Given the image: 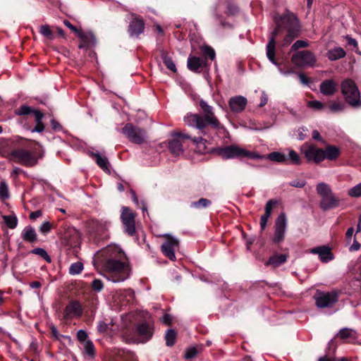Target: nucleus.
<instances>
[{"instance_id": "f257e3e1", "label": "nucleus", "mask_w": 361, "mask_h": 361, "mask_svg": "<svg viewBox=\"0 0 361 361\" xmlns=\"http://www.w3.org/2000/svg\"><path fill=\"white\" fill-rule=\"evenodd\" d=\"M126 258L125 252L119 246L109 245L97 254L94 264L105 272L107 280L120 283L126 281L130 275V268Z\"/></svg>"}, {"instance_id": "f03ea898", "label": "nucleus", "mask_w": 361, "mask_h": 361, "mask_svg": "<svg viewBox=\"0 0 361 361\" xmlns=\"http://www.w3.org/2000/svg\"><path fill=\"white\" fill-rule=\"evenodd\" d=\"M283 26L287 30V33L281 43V46L287 47L299 36L300 24L296 16L292 13L284 15L281 17L280 21L276 22V27L272 31L269 42L266 46L267 56L269 61L276 66L279 73L284 75H288L293 73V70H283L280 63L275 59L276 56V37L280 33L281 27Z\"/></svg>"}, {"instance_id": "7ed1b4c3", "label": "nucleus", "mask_w": 361, "mask_h": 361, "mask_svg": "<svg viewBox=\"0 0 361 361\" xmlns=\"http://www.w3.org/2000/svg\"><path fill=\"white\" fill-rule=\"evenodd\" d=\"M199 105L204 115L201 116L198 114H188L184 117V122L190 127L196 128L200 133L204 136L210 137L209 135V127L211 126L217 133L223 134L226 136L228 134L226 128L219 122L214 112L213 106L208 104L204 99L199 100Z\"/></svg>"}, {"instance_id": "20e7f679", "label": "nucleus", "mask_w": 361, "mask_h": 361, "mask_svg": "<svg viewBox=\"0 0 361 361\" xmlns=\"http://www.w3.org/2000/svg\"><path fill=\"white\" fill-rule=\"evenodd\" d=\"M341 93L346 102L353 107L361 106L360 92L354 80L345 79L341 84Z\"/></svg>"}, {"instance_id": "39448f33", "label": "nucleus", "mask_w": 361, "mask_h": 361, "mask_svg": "<svg viewBox=\"0 0 361 361\" xmlns=\"http://www.w3.org/2000/svg\"><path fill=\"white\" fill-rule=\"evenodd\" d=\"M39 158L35 152L25 149H14L8 154V159L11 161L27 167L35 166L37 163Z\"/></svg>"}, {"instance_id": "423d86ee", "label": "nucleus", "mask_w": 361, "mask_h": 361, "mask_svg": "<svg viewBox=\"0 0 361 361\" xmlns=\"http://www.w3.org/2000/svg\"><path fill=\"white\" fill-rule=\"evenodd\" d=\"M121 132L130 142L135 144H143L147 140L146 131L142 128L134 126L131 123L126 124Z\"/></svg>"}, {"instance_id": "0eeeda50", "label": "nucleus", "mask_w": 361, "mask_h": 361, "mask_svg": "<svg viewBox=\"0 0 361 361\" xmlns=\"http://www.w3.org/2000/svg\"><path fill=\"white\" fill-rule=\"evenodd\" d=\"M291 61L297 67H313L316 63V57L309 50L298 51L292 55Z\"/></svg>"}, {"instance_id": "6e6552de", "label": "nucleus", "mask_w": 361, "mask_h": 361, "mask_svg": "<svg viewBox=\"0 0 361 361\" xmlns=\"http://www.w3.org/2000/svg\"><path fill=\"white\" fill-rule=\"evenodd\" d=\"M161 236L165 238L164 242L161 245L162 253L171 261H175L176 257L175 252L179 248V240L170 234H163Z\"/></svg>"}, {"instance_id": "1a4fd4ad", "label": "nucleus", "mask_w": 361, "mask_h": 361, "mask_svg": "<svg viewBox=\"0 0 361 361\" xmlns=\"http://www.w3.org/2000/svg\"><path fill=\"white\" fill-rule=\"evenodd\" d=\"M300 152L310 162L318 164L324 160L323 149L310 143H305L300 148Z\"/></svg>"}, {"instance_id": "9d476101", "label": "nucleus", "mask_w": 361, "mask_h": 361, "mask_svg": "<svg viewBox=\"0 0 361 361\" xmlns=\"http://www.w3.org/2000/svg\"><path fill=\"white\" fill-rule=\"evenodd\" d=\"M314 298L318 308L331 307L338 301V294L336 292L317 290Z\"/></svg>"}, {"instance_id": "9b49d317", "label": "nucleus", "mask_w": 361, "mask_h": 361, "mask_svg": "<svg viewBox=\"0 0 361 361\" xmlns=\"http://www.w3.org/2000/svg\"><path fill=\"white\" fill-rule=\"evenodd\" d=\"M135 213L127 207H122L121 219L123 225L124 231L129 235L135 233Z\"/></svg>"}, {"instance_id": "f8f14e48", "label": "nucleus", "mask_w": 361, "mask_h": 361, "mask_svg": "<svg viewBox=\"0 0 361 361\" xmlns=\"http://www.w3.org/2000/svg\"><path fill=\"white\" fill-rule=\"evenodd\" d=\"M287 228V219L284 213L280 214L275 224L274 234L272 240L274 243H280L283 241Z\"/></svg>"}, {"instance_id": "ddd939ff", "label": "nucleus", "mask_w": 361, "mask_h": 361, "mask_svg": "<svg viewBox=\"0 0 361 361\" xmlns=\"http://www.w3.org/2000/svg\"><path fill=\"white\" fill-rule=\"evenodd\" d=\"M223 5H226V13L228 16H233L238 11V6L232 3L230 0H219L218 1L214 6V17L219 20V23L223 27L226 26V24L221 19V15L219 13L221 7Z\"/></svg>"}, {"instance_id": "4468645a", "label": "nucleus", "mask_w": 361, "mask_h": 361, "mask_svg": "<svg viewBox=\"0 0 361 361\" xmlns=\"http://www.w3.org/2000/svg\"><path fill=\"white\" fill-rule=\"evenodd\" d=\"M154 334L152 324L149 322H143L137 325L136 335L139 343H146L149 341Z\"/></svg>"}, {"instance_id": "2eb2a0df", "label": "nucleus", "mask_w": 361, "mask_h": 361, "mask_svg": "<svg viewBox=\"0 0 361 361\" xmlns=\"http://www.w3.org/2000/svg\"><path fill=\"white\" fill-rule=\"evenodd\" d=\"M244 148L240 147L236 145L226 146L225 147L219 148L217 152L218 154L224 159H230L243 157Z\"/></svg>"}, {"instance_id": "dca6fc26", "label": "nucleus", "mask_w": 361, "mask_h": 361, "mask_svg": "<svg viewBox=\"0 0 361 361\" xmlns=\"http://www.w3.org/2000/svg\"><path fill=\"white\" fill-rule=\"evenodd\" d=\"M199 133L201 135L199 137L192 138L190 135L178 131H174L171 133V135L173 137H178L183 139H190L193 142V143L197 146V151L200 153L206 152L207 149V138H204V135H202L200 132Z\"/></svg>"}, {"instance_id": "f3484780", "label": "nucleus", "mask_w": 361, "mask_h": 361, "mask_svg": "<svg viewBox=\"0 0 361 361\" xmlns=\"http://www.w3.org/2000/svg\"><path fill=\"white\" fill-rule=\"evenodd\" d=\"M82 314V307L78 301L70 302L63 311V317L66 319L80 317Z\"/></svg>"}, {"instance_id": "a211bd4d", "label": "nucleus", "mask_w": 361, "mask_h": 361, "mask_svg": "<svg viewBox=\"0 0 361 361\" xmlns=\"http://www.w3.org/2000/svg\"><path fill=\"white\" fill-rule=\"evenodd\" d=\"M247 104V98L241 95L232 97L228 100L230 109L233 113L242 112L245 109Z\"/></svg>"}, {"instance_id": "6ab92c4d", "label": "nucleus", "mask_w": 361, "mask_h": 361, "mask_svg": "<svg viewBox=\"0 0 361 361\" xmlns=\"http://www.w3.org/2000/svg\"><path fill=\"white\" fill-rule=\"evenodd\" d=\"M310 252L318 255L320 261L324 263H327L334 259L330 247L326 245L314 247L310 250Z\"/></svg>"}, {"instance_id": "aec40b11", "label": "nucleus", "mask_w": 361, "mask_h": 361, "mask_svg": "<svg viewBox=\"0 0 361 361\" xmlns=\"http://www.w3.org/2000/svg\"><path fill=\"white\" fill-rule=\"evenodd\" d=\"M145 24L143 20L140 18H134L129 24L128 31L132 37H138L143 32Z\"/></svg>"}, {"instance_id": "412c9836", "label": "nucleus", "mask_w": 361, "mask_h": 361, "mask_svg": "<svg viewBox=\"0 0 361 361\" xmlns=\"http://www.w3.org/2000/svg\"><path fill=\"white\" fill-rule=\"evenodd\" d=\"M338 85L332 79L322 81L319 85V90L322 94L325 96H332L337 91Z\"/></svg>"}, {"instance_id": "4be33fe9", "label": "nucleus", "mask_w": 361, "mask_h": 361, "mask_svg": "<svg viewBox=\"0 0 361 361\" xmlns=\"http://www.w3.org/2000/svg\"><path fill=\"white\" fill-rule=\"evenodd\" d=\"M134 292L132 289L120 290L114 295L115 300H118L121 305H126L134 300Z\"/></svg>"}, {"instance_id": "5701e85b", "label": "nucleus", "mask_w": 361, "mask_h": 361, "mask_svg": "<svg viewBox=\"0 0 361 361\" xmlns=\"http://www.w3.org/2000/svg\"><path fill=\"white\" fill-rule=\"evenodd\" d=\"M338 204L339 200L334 195L333 192L322 197L320 202V207L324 211L335 208Z\"/></svg>"}, {"instance_id": "b1692460", "label": "nucleus", "mask_w": 361, "mask_h": 361, "mask_svg": "<svg viewBox=\"0 0 361 361\" xmlns=\"http://www.w3.org/2000/svg\"><path fill=\"white\" fill-rule=\"evenodd\" d=\"M23 241L33 244L37 242L38 238L35 229L31 226H26L21 231Z\"/></svg>"}, {"instance_id": "393cba45", "label": "nucleus", "mask_w": 361, "mask_h": 361, "mask_svg": "<svg viewBox=\"0 0 361 361\" xmlns=\"http://www.w3.org/2000/svg\"><path fill=\"white\" fill-rule=\"evenodd\" d=\"M337 336L347 343H355L357 339V333L353 329L343 328Z\"/></svg>"}, {"instance_id": "a878e982", "label": "nucleus", "mask_w": 361, "mask_h": 361, "mask_svg": "<svg viewBox=\"0 0 361 361\" xmlns=\"http://www.w3.org/2000/svg\"><path fill=\"white\" fill-rule=\"evenodd\" d=\"M204 61L200 57L189 56L187 66L190 71L199 73L204 65Z\"/></svg>"}, {"instance_id": "bb28decb", "label": "nucleus", "mask_w": 361, "mask_h": 361, "mask_svg": "<svg viewBox=\"0 0 361 361\" xmlns=\"http://www.w3.org/2000/svg\"><path fill=\"white\" fill-rule=\"evenodd\" d=\"M92 157L94 159V160L96 161L97 164L105 172L109 173H110V168H109V162L108 159L102 156L99 152H92L91 153Z\"/></svg>"}, {"instance_id": "cd10ccee", "label": "nucleus", "mask_w": 361, "mask_h": 361, "mask_svg": "<svg viewBox=\"0 0 361 361\" xmlns=\"http://www.w3.org/2000/svg\"><path fill=\"white\" fill-rule=\"evenodd\" d=\"M327 57L330 61H336L344 58L346 55L345 50L340 47H334L327 51Z\"/></svg>"}, {"instance_id": "c85d7f7f", "label": "nucleus", "mask_w": 361, "mask_h": 361, "mask_svg": "<svg viewBox=\"0 0 361 361\" xmlns=\"http://www.w3.org/2000/svg\"><path fill=\"white\" fill-rule=\"evenodd\" d=\"M324 159L335 160L340 154V149L337 147L329 145L323 149Z\"/></svg>"}, {"instance_id": "c756f323", "label": "nucleus", "mask_w": 361, "mask_h": 361, "mask_svg": "<svg viewBox=\"0 0 361 361\" xmlns=\"http://www.w3.org/2000/svg\"><path fill=\"white\" fill-rule=\"evenodd\" d=\"M63 24L72 31H73L78 37H80L84 42H86L87 39L91 38L94 39V37L92 33L85 34L82 31L78 30L73 26L68 20H64Z\"/></svg>"}, {"instance_id": "7c9ffc66", "label": "nucleus", "mask_w": 361, "mask_h": 361, "mask_svg": "<svg viewBox=\"0 0 361 361\" xmlns=\"http://www.w3.org/2000/svg\"><path fill=\"white\" fill-rule=\"evenodd\" d=\"M287 259V256L284 254H276L271 257L266 265H271L274 267H277L284 263Z\"/></svg>"}, {"instance_id": "2f4dec72", "label": "nucleus", "mask_w": 361, "mask_h": 361, "mask_svg": "<svg viewBox=\"0 0 361 361\" xmlns=\"http://www.w3.org/2000/svg\"><path fill=\"white\" fill-rule=\"evenodd\" d=\"M169 148L171 154L175 156H180L183 153V145L178 140H171L169 142Z\"/></svg>"}, {"instance_id": "473e14b6", "label": "nucleus", "mask_w": 361, "mask_h": 361, "mask_svg": "<svg viewBox=\"0 0 361 361\" xmlns=\"http://www.w3.org/2000/svg\"><path fill=\"white\" fill-rule=\"evenodd\" d=\"M345 109V104L340 100H334L329 103L328 111L329 113L337 114L343 112Z\"/></svg>"}, {"instance_id": "72a5a7b5", "label": "nucleus", "mask_w": 361, "mask_h": 361, "mask_svg": "<svg viewBox=\"0 0 361 361\" xmlns=\"http://www.w3.org/2000/svg\"><path fill=\"white\" fill-rule=\"evenodd\" d=\"M34 116L37 125L35 128L32 130V132L42 133L44 129V126L42 123V119L44 116L39 111H34Z\"/></svg>"}, {"instance_id": "f704fd0d", "label": "nucleus", "mask_w": 361, "mask_h": 361, "mask_svg": "<svg viewBox=\"0 0 361 361\" xmlns=\"http://www.w3.org/2000/svg\"><path fill=\"white\" fill-rule=\"evenodd\" d=\"M316 190L321 197L333 192L330 185L324 182L319 183L317 185Z\"/></svg>"}, {"instance_id": "c9c22d12", "label": "nucleus", "mask_w": 361, "mask_h": 361, "mask_svg": "<svg viewBox=\"0 0 361 361\" xmlns=\"http://www.w3.org/2000/svg\"><path fill=\"white\" fill-rule=\"evenodd\" d=\"M2 218L4 221V223L11 229H14L18 226V218L15 214L11 215H3Z\"/></svg>"}, {"instance_id": "e433bc0d", "label": "nucleus", "mask_w": 361, "mask_h": 361, "mask_svg": "<svg viewBox=\"0 0 361 361\" xmlns=\"http://www.w3.org/2000/svg\"><path fill=\"white\" fill-rule=\"evenodd\" d=\"M267 158L272 161H276L279 163H284L288 159L286 156L283 153L278 152L269 153L267 155Z\"/></svg>"}, {"instance_id": "4c0bfd02", "label": "nucleus", "mask_w": 361, "mask_h": 361, "mask_svg": "<svg viewBox=\"0 0 361 361\" xmlns=\"http://www.w3.org/2000/svg\"><path fill=\"white\" fill-rule=\"evenodd\" d=\"M176 332L173 329H168L165 334L166 344L167 346H173L176 340Z\"/></svg>"}, {"instance_id": "58836bf2", "label": "nucleus", "mask_w": 361, "mask_h": 361, "mask_svg": "<svg viewBox=\"0 0 361 361\" xmlns=\"http://www.w3.org/2000/svg\"><path fill=\"white\" fill-rule=\"evenodd\" d=\"M84 353L91 358H93L95 355L94 345L90 340L84 343Z\"/></svg>"}, {"instance_id": "ea45409f", "label": "nucleus", "mask_w": 361, "mask_h": 361, "mask_svg": "<svg viewBox=\"0 0 361 361\" xmlns=\"http://www.w3.org/2000/svg\"><path fill=\"white\" fill-rule=\"evenodd\" d=\"M161 59L163 60L164 63L169 70H171L173 73H176L177 71L176 64L173 59H171V57L168 56L166 54L163 53L161 54Z\"/></svg>"}, {"instance_id": "a19ab883", "label": "nucleus", "mask_w": 361, "mask_h": 361, "mask_svg": "<svg viewBox=\"0 0 361 361\" xmlns=\"http://www.w3.org/2000/svg\"><path fill=\"white\" fill-rule=\"evenodd\" d=\"M212 204L211 201L206 198H200L198 201L192 202L190 207L195 209L207 208Z\"/></svg>"}, {"instance_id": "79ce46f5", "label": "nucleus", "mask_w": 361, "mask_h": 361, "mask_svg": "<svg viewBox=\"0 0 361 361\" xmlns=\"http://www.w3.org/2000/svg\"><path fill=\"white\" fill-rule=\"evenodd\" d=\"M30 253L35 254L40 256L43 258L47 262L50 263L51 262V259L50 256L48 255L47 252L42 247H36L30 251Z\"/></svg>"}, {"instance_id": "37998d69", "label": "nucleus", "mask_w": 361, "mask_h": 361, "mask_svg": "<svg viewBox=\"0 0 361 361\" xmlns=\"http://www.w3.org/2000/svg\"><path fill=\"white\" fill-rule=\"evenodd\" d=\"M83 264L82 262H78L71 264L69 267V274L71 275H77L81 273L83 270Z\"/></svg>"}, {"instance_id": "c03bdc74", "label": "nucleus", "mask_w": 361, "mask_h": 361, "mask_svg": "<svg viewBox=\"0 0 361 361\" xmlns=\"http://www.w3.org/2000/svg\"><path fill=\"white\" fill-rule=\"evenodd\" d=\"M288 159L292 164L300 165L301 164V159L300 156L293 149H290L288 151Z\"/></svg>"}, {"instance_id": "a18cd8bd", "label": "nucleus", "mask_w": 361, "mask_h": 361, "mask_svg": "<svg viewBox=\"0 0 361 361\" xmlns=\"http://www.w3.org/2000/svg\"><path fill=\"white\" fill-rule=\"evenodd\" d=\"M35 111L27 105H23L16 111V114L18 116L34 114Z\"/></svg>"}, {"instance_id": "49530a36", "label": "nucleus", "mask_w": 361, "mask_h": 361, "mask_svg": "<svg viewBox=\"0 0 361 361\" xmlns=\"http://www.w3.org/2000/svg\"><path fill=\"white\" fill-rule=\"evenodd\" d=\"M348 194L352 197H361V183L350 188L348 191Z\"/></svg>"}, {"instance_id": "de8ad7c7", "label": "nucleus", "mask_w": 361, "mask_h": 361, "mask_svg": "<svg viewBox=\"0 0 361 361\" xmlns=\"http://www.w3.org/2000/svg\"><path fill=\"white\" fill-rule=\"evenodd\" d=\"M307 105L309 108L314 110H323L325 109V105L318 100L308 101Z\"/></svg>"}, {"instance_id": "09e8293b", "label": "nucleus", "mask_w": 361, "mask_h": 361, "mask_svg": "<svg viewBox=\"0 0 361 361\" xmlns=\"http://www.w3.org/2000/svg\"><path fill=\"white\" fill-rule=\"evenodd\" d=\"M9 197L8 188L7 183L5 181L0 183V198L6 199Z\"/></svg>"}, {"instance_id": "8fccbe9b", "label": "nucleus", "mask_w": 361, "mask_h": 361, "mask_svg": "<svg viewBox=\"0 0 361 361\" xmlns=\"http://www.w3.org/2000/svg\"><path fill=\"white\" fill-rule=\"evenodd\" d=\"M309 46V43L307 41L305 40H297L293 43V44L291 46L290 51H296L300 48H305Z\"/></svg>"}, {"instance_id": "3c124183", "label": "nucleus", "mask_w": 361, "mask_h": 361, "mask_svg": "<svg viewBox=\"0 0 361 361\" xmlns=\"http://www.w3.org/2000/svg\"><path fill=\"white\" fill-rule=\"evenodd\" d=\"M202 51L203 54L208 56L211 60L214 59L216 54L214 50L212 48L208 46H204L202 47Z\"/></svg>"}, {"instance_id": "603ef678", "label": "nucleus", "mask_w": 361, "mask_h": 361, "mask_svg": "<svg viewBox=\"0 0 361 361\" xmlns=\"http://www.w3.org/2000/svg\"><path fill=\"white\" fill-rule=\"evenodd\" d=\"M243 157H247L252 159H259L263 158V156L244 149Z\"/></svg>"}, {"instance_id": "864d4df0", "label": "nucleus", "mask_w": 361, "mask_h": 361, "mask_svg": "<svg viewBox=\"0 0 361 361\" xmlns=\"http://www.w3.org/2000/svg\"><path fill=\"white\" fill-rule=\"evenodd\" d=\"M277 203H278V201L276 200H269L267 202L266 206H265V213L264 214L271 216L272 209H273L274 206L277 204Z\"/></svg>"}, {"instance_id": "5fc2aeb1", "label": "nucleus", "mask_w": 361, "mask_h": 361, "mask_svg": "<svg viewBox=\"0 0 361 361\" xmlns=\"http://www.w3.org/2000/svg\"><path fill=\"white\" fill-rule=\"evenodd\" d=\"M39 32L48 37L49 39H51L52 37V32L51 30H50V27L48 26V25H42L40 27V29H39Z\"/></svg>"}, {"instance_id": "6e6d98bb", "label": "nucleus", "mask_w": 361, "mask_h": 361, "mask_svg": "<svg viewBox=\"0 0 361 361\" xmlns=\"http://www.w3.org/2000/svg\"><path fill=\"white\" fill-rule=\"evenodd\" d=\"M103 283L99 279H94L92 283V288L97 292H99L103 289Z\"/></svg>"}, {"instance_id": "4d7b16f0", "label": "nucleus", "mask_w": 361, "mask_h": 361, "mask_svg": "<svg viewBox=\"0 0 361 361\" xmlns=\"http://www.w3.org/2000/svg\"><path fill=\"white\" fill-rule=\"evenodd\" d=\"M51 224L49 221H45L42 224V225L39 227V231L44 235H47L51 231Z\"/></svg>"}, {"instance_id": "13d9d810", "label": "nucleus", "mask_w": 361, "mask_h": 361, "mask_svg": "<svg viewBox=\"0 0 361 361\" xmlns=\"http://www.w3.org/2000/svg\"><path fill=\"white\" fill-rule=\"evenodd\" d=\"M197 354V350L195 347L189 348L185 354V359H191L195 357Z\"/></svg>"}, {"instance_id": "bf43d9fd", "label": "nucleus", "mask_w": 361, "mask_h": 361, "mask_svg": "<svg viewBox=\"0 0 361 361\" xmlns=\"http://www.w3.org/2000/svg\"><path fill=\"white\" fill-rule=\"evenodd\" d=\"M87 337H88L87 333L83 329H80L77 332V338L80 342L85 343L86 341H87Z\"/></svg>"}, {"instance_id": "052dcab7", "label": "nucleus", "mask_w": 361, "mask_h": 361, "mask_svg": "<svg viewBox=\"0 0 361 361\" xmlns=\"http://www.w3.org/2000/svg\"><path fill=\"white\" fill-rule=\"evenodd\" d=\"M344 38L346 40L348 46L354 49L357 47V42L355 39L351 37L350 35H345Z\"/></svg>"}, {"instance_id": "680f3d73", "label": "nucleus", "mask_w": 361, "mask_h": 361, "mask_svg": "<svg viewBox=\"0 0 361 361\" xmlns=\"http://www.w3.org/2000/svg\"><path fill=\"white\" fill-rule=\"evenodd\" d=\"M269 217H270V216L267 215L266 214H264V215L262 216L261 219H260V227H261L262 230L265 229L267 222H268V219Z\"/></svg>"}, {"instance_id": "e2e57ef3", "label": "nucleus", "mask_w": 361, "mask_h": 361, "mask_svg": "<svg viewBox=\"0 0 361 361\" xmlns=\"http://www.w3.org/2000/svg\"><path fill=\"white\" fill-rule=\"evenodd\" d=\"M120 358L116 359L115 361H128L132 356L128 353H126L124 351L119 352Z\"/></svg>"}, {"instance_id": "0e129e2a", "label": "nucleus", "mask_w": 361, "mask_h": 361, "mask_svg": "<svg viewBox=\"0 0 361 361\" xmlns=\"http://www.w3.org/2000/svg\"><path fill=\"white\" fill-rule=\"evenodd\" d=\"M108 324L102 321L99 322L97 325V331L100 333H104L107 331Z\"/></svg>"}, {"instance_id": "69168bd1", "label": "nucleus", "mask_w": 361, "mask_h": 361, "mask_svg": "<svg viewBox=\"0 0 361 361\" xmlns=\"http://www.w3.org/2000/svg\"><path fill=\"white\" fill-rule=\"evenodd\" d=\"M172 317L169 314H165L161 318V322L166 325H169L171 323Z\"/></svg>"}, {"instance_id": "338daca9", "label": "nucleus", "mask_w": 361, "mask_h": 361, "mask_svg": "<svg viewBox=\"0 0 361 361\" xmlns=\"http://www.w3.org/2000/svg\"><path fill=\"white\" fill-rule=\"evenodd\" d=\"M306 183L304 180H295L290 183V185L295 188H302L305 185Z\"/></svg>"}, {"instance_id": "774afa93", "label": "nucleus", "mask_w": 361, "mask_h": 361, "mask_svg": "<svg viewBox=\"0 0 361 361\" xmlns=\"http://www.w3.org/2000/svg\"><path fill=\"white\" fill-rule=\"evenodd\" d=\"M51 331L53 337H54L56 340H60L61 337H63V336L59 333L57 329L54 325L51 326Z\"/></svg>"}]
</instances>
